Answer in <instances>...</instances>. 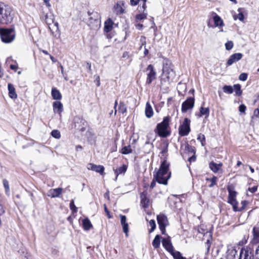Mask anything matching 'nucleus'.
<instances>
[{"label":"nucleus","instance_id":"obj_8","mask_svg":"<svg viewBox=\"0 0 259 259\" xmlns=\"http://www.w3.org/2000/svg\"><path fill=\"white\" fill-rule=\"evenodd\" d=\"M239 259H254V250L252 245L249 244L241 248Z\"/></svg>","mask_w":259,"mask_h":259},{"label":"nucleus","instance_id":"obj_58","mask_svg":"<svg viewBox=\"0 0 259 259\" xmlns=\"http://www.w3.org/2000/svg\"><path fill=\"white\" fill-rule=\"evenodd\" d=\"M140 0H130V4L133 6H137Z\"/></svg>","mask_w":259,"mask_h":259},{"label":"nucleus","instance_id":"obj_55","mask_svg":"<svg viewBox=\"0 0 259 259\" xmlns=\"http://www.w3.org/2000/svg\"><path fill=\"white\" fill-rule=\"evenodd\" d=\"M95 82L96 83L97 87L100 85V76L99 75H95Z\"/></svg>","mask_w":259,"mask_h":259},{"label":"nucleus","instance_id":"obj_64","mask_svg":"<svg viewBox=\"0 0 259 259\" xmlns=\"http://www.w3.org/2000/svg\"><path fill=\"white\" fill-rule=\"evenodd\" d=\"M255 256L256 259H259V245L255 250Z\"/></svg>","mask_w":259,"mask_h":259},{"label":"nucleus","instance_id":"obj_2","mask_svg":"<svg viewBox=\"0 0 259 259\" xmlns=\"http://www.w3.org/2000/svg\"><path fill=\"white\" fill-rule=\"evenodd\" d=\"M15 13L11 7L0 2V23L9 24L12 23Z\"/></svg>","mask_w":259,"mask_h":259},{"label":"nucleus","instance_id":"obj_7","mask_svg":"<svg viewBox=\"0 0 259 259\" xmlns=\"http://www.w3.org/2000/svg\"><path fill=\"white\" fill-rule=\"evenodd\" d=\"M195 152V147H185L181 154L183 157L184 159H188V160L191 163L196 160Z\"/></svg>","mask_w":259,"mask_h":259},{"label":"nucleus","instance_id":"obj_48","mask_svg":"<svg viewBox=\"0 0 259 259\" xmlns=\"http://www.w3.org/2000/svg\"><path fill=\"white\" fill-rule=\"evenodd\" d=\"M70 208L73 212H76L77 211V208L75 206L73 199L70 201Z\"/></svg>","mask_w":259,"mask_h":259},{"label":"nucleus","instance_id":"obj_44","mask_svg":"<svg viewBox=\"0 0 259 259\" xmlns=\"http://www.w3.org/2000/svg\"><path fill=\"white\" fill-rule=\"evenodd\" d=\"M3 185H4V188L6 190V193L8 195H9L10 189H9V185L8 181L7 180L4 179L3 180Z\"/></svg>","mask_w":259,"mask_h":259},{"label":"nucleus","instance_id":"obj_53","mask_svg":"<svg viewBox=\"0 0 259 259\" xmlns=\"http://www.w3.org/2000/svg\"><path fill=\"white\" fill-rule=\"evenodd\" d=\"M246 109V106H245L244 104H241V105H240L239 106V111L241 113H245Z\"/></svg>","mask_w":259,"mask_h":259},{"label":"nucleus","instance_id":"obj_23","mask_svg":"<svg viewBox=\"0 0 259 259\" xmlns=\"http://www.w3.org/2000/svg\"><path fill=\"white\" fill-rule=\"evenodd\" d=\"M222 166L223 164L222 163L217 164L212 161L210 162L209 164V167L210 169L215 173L219 172V170L221 169Z\"/></svg>","mask_w":259,"mask_h":259},{"label":"nucleus","instance_id":"obj_21","mask_svg":"<svg viewBox=\"0 0 259 259\" xmlns=\"http://www.w3.org/2000/svg\"><path fill=\"white\" fill-rule=\"evenodd\" d=\"M141 204L143 207L146 208L149 205V200L147 197V193L143 192L140 195Z\"/></svg>","mask_w":259,"mask_h":259},{"label":"nucleus","instance_id":"obj_49","mask_svg":"<svg viewBox=\"0 0 259 259\" xmlns=\"http://www.w3.org/2000/svg\"><path fill=\"white\" fill-rule=\"evenodd\" d=\"M123 228V231L125 234L126 236H128V225L127 223L122 225Z\"/></svg>","mask_w":259,"mask_h":259},{"label":"nucleus","instance_id":"obj_22","mask_svg":"<svg viewBox=\"0 0 259 259\" xmlns=\"http://www.w3.org/2000/svg\"><path fill=\"white\" fill-rule=\"evenodd\" d=\"M8 89L9 97L12 99H16L17 98V95L13 84L11 83H8Z\"/></svg>","mask_w":259,"mask_h":259},{"label":"nucleus","instance_id":"obj_43","mask_svg":"<svg viewBox=\"0 0 259 259\" xmlns=\"http://www.w3.org/2000/svg\"><path fill=\"white\" fill-rule=\"evenodd\" d=\"M147 16V13H143L142 14H138L136 16V19L137 21H140L146 18Z\"/></svg>","mask_w":259,"mask_h":259},{"label":"nucleus","instance_id":"obj_26","mask_svg":"<svg viewBox=\"0 0 259 259\" xmlns=\"http://www.w3.org/2000/svg\"><path fill=\"white\" fill-rule=\"evenodd\" d=\"M113 22L110 19H107L104 23V31L106 32H110L113 28Z\"/></svg>","mask_w":259,"mask_h":259},{"label":"nucleus","instance_id":"obj_45","mask_svg":"<svg viewBox=\"0 0 259 259\" xmlns=\"http://www.w3.org/2000/svg\"><path fill=\"white\" fill-rule=\"evenodd\" d=\"M51 135L56 139H59L61 136L60 132L57 130H53L51 132Z\"/></svg>","mask_w":259,"mask_h":259},{"label":"nucleus","instance_id":"obj_30","mask_svg":"<svg viewBox=\"0 0 259 259\" xmlns=\"http://www.w3.org/2000/svg\"><path fill=\"white\" fill-rule=\"evenodd\" d=\"M153 111L150 104L147 102L145 108V115L148 118H150L153 116Z\"/></svg>","mask_w":259,"mask_h":259},{"label":"nucleus","instance_id":"obj_63","mask_svg":"<svg viewBox=\"0 0 259 259\" xmlns=\"http://www.w3.org/2000/svg\"><path fill=\"white\" fill-rule=\"evenodd\" d=\"M104 207L105 211L106 212V214L108 215V217L109 218H110L111 216L110 215L109 211L108 210L107 207L105 204L104 205Z\"/></svg>","mask_w":259,"mask_h":259},{"label":"nucleus","instance_id":"obj_28","mask_svg":"<svg viewBox=\"0 0 259 259\" xmlns=\"http://www.w3.org/2000/svg\"><path fill=\"white\" fill-rule=\"evenodd\" d=\"M248 202L246 200L242 201L241 202V206L238 207V204L233 205V209L235 211H241L245 209Z\"/></svg>","mask_w":259,"mask_h":259},{"label":"nucleus","instance_id":"obj_36","mask_svg":"<svg viewBox=\"0 0 259 259\" xmlns=\"http://www.w3.org/2000/svg\"><path fill=\"white\" fill-rule=\"evenodd\" d=\"M242 8H239L238 11L239 13L236 15L235 19H238L240 21H243L244 19V15L242 12Z\"/></svg>","mask_w":259,"mask_h":259},{"label":"nucleus","instance_id":"obj_60","mask_svg":"<svg viewBox=\"0 0 259 259\" xmlns=\"http://www.w3.org/2000/svg\"><path fill=\"white\" fill-rule=\"evenodd\" d=\"M10 68L12 69V70H13L14 71H16L17 69H18V66L17 64L16 65H13V64H11L10 65Z\"/></svg>","mask_w":259,"mask_h":259},{"label":"nucleus","instance_id":"obj_61","mask_svg":"<svg viewBox=\"0 0 259 259\" xmlns=\"http://www.w3.org/2000/svg\"><path fill=\"white\" fill-rule=\"evenodd\" d=\"M5 211L3 206L0 203V215L3 214L5 213Z\"/></svg>","mask_w":259,"mask_h":259},{"label":"nucleus","instance_id":"obj_34","mask_svg":"<svg viewBox=\"0 0 259 259\" xmlns=\"http://www.w3.org/2000/svg\"><path fill=\"white\" fill-rule=\"evenodd\" d=\"M209 114V109L208 108H204L201 107L200 108V116L205 115L207 117Z\"/></svg>","mask_w":259,"mask_h":259},{"label":"nucleus","instance_id":"obj_16","mask_svg":"<svg viewBox=\"0 0 259 259\" xmlns=\"http://www.w3.org/2000/svg\"><path fill=\"white\" fill-rule=\"evenodd\" d=\"M87 168L89 170L95 171L99 172L101 175H103L104 171V167L101 165H96L93 163H89L87 165Z\"/></svg>","mask_w":259,"mask_h":259},{"label":"nucleus","instance_id":"obj_33","mask_svg":"<svg viewBox=\"0 0 259 259\" xmlns=\"http://www.w3.org/2000/svg\"><path fill=\"white\" fill-rule=\"evenodd\" d=\"M253 238L252 242L253 243L259 242V230L253 228Z\"/></svg>","mask_w":259,"mask_h":259},{"label":"nucleus","instance_id":"obj_42","mask_svg":"<svg viewBox=\"0 0 259 259\" xmlns=\"http://www.w3.org/2000/svg\"><path fill=\"white\" fill-rule=\"evenodd\" d=\"M234 88L235 90V92L236 95L237 96H241L242 94V91L241 90V86L240 84H235L234 85Z\"/></svg>","mask_w":259,"mask_h":259},{"label":"nucleus","instance_id":"obj_9","mask_svg":"<svg viewBox=\"0 0 259 259\" xmlns=\"http://www.w3.org/2000/svg\"><path fill=\"white\" fill-rule=\"evenodd\" d=\"M191 121L188 118H185L182 124L179 128V133L181 136H187L190 132Z\"/></svg>","mask_w":259,"mask_h":259},{"label":"nucleus","instance_id":"obj_46","mask_svg":"<svg viewBox=\"0 0 259 259\" xmlns=\"http://www.w3.org/2000/svg\"><path fill=\"white\" fill-rule=\"evenodd\" d=\"M197 140L200 141L202 146L205 144V138L204 135L200 134L197 137Z\"/></svg>","mask_w":259,"mask_h":259},{"label":"nucleus","instance_id":"obj_3","mask_svg":"<svg viewBox=\"0 0 259 259\" xmlns=\"http://www.w3.org/2000/svg\"><path fill=\"white\" fill-rule=\"evenodd\" d=\"M175 76V72L174 71L171 62L166 60L164 61L162 68V76L161 79V83L169 84L170 81Z\"/></svg>","mask_w":259,"mask_h":259},{"label":"nucleus","instance_id":"obj_38","mask_svg":"<svg viewBox=\"0 0 259 259\" xmlns=\"http://www.w3.org/2000/svg\"><path fill=\"white\" fill-rule=\"evenodd\" d=\"M120 152L123 154H128L132 152L131 147H123Z\"/></svg>","mask_w":259,"mask_h":259},{"label":"nucleus","instance_id":"obj_24","mask_svg":"<svg viewBox=\"0 0 259 259\" xmlns=\"http://www.w3.org/2000/svg\"><path fill=\"white\" fill-rule=\"evenodd\" d=\"M227 253V259H235L237 251L234 247H231L228 249Z\"/></svg>","mask_w":259,"mask_h":259},{"label":"nucleus","instance_id":"obj_52","mask_svg":"<svg viewBox=\"0 0 259 259\" xmlns=\"http://www.w3.org/2000/svg\"><path fill=\"white\" fill-rule=\"evenodd\" d=\"M168 150H167V147H165L162 150L161 153L162 154V156H164L163 159L166 160V155L165 156V154H166L167 153Z\"/></svg>","mask_w":259,"mask_h":259},{"label":"nucleus","instance_id":"obj_4","mask_svg":"<svg viewBox=\"0 0 259 259\" xmlns=\"http://www.w3.org/2000/svg\"><path fill=\"white\" fill-rule=\"evenodd\" d=\"M170 117L166 116L164 117L161 122L157 124L156 126V133L161 137H166L170 134L169 130V123Z\"/></svg>","mask_w":259,"mask_h":259},{"label":"nucleus","instance_id":"obj_11","mask_svg":"<svg viewBox=\"0 0 259 259\" xmlns=\"http://www.w3.org/2000/svg\"><path fill=\"white\" fill-rule=\"evenodd\" d=\"M147 79L146 83L147 84H150L151 82L156 79V72L154 69V66L150 64L146 68Z\"/></svg>","mask_w":259,"mask_h":259},{"label":"nucleus","instance_id":"obj_17","mask_svg":"<svg viewBox=\"0 0 259 259\" xmlns=\"http://www.w3.org/2000/svg\"><path fill=\"white\" fill-rule=\"evenodd\" d=\"M63 189L58 188L50 189L48 193V196L51 198L58 197L62 194Z\"/></svg>","mask_w":259,"mask_h":259},{"label":"nucleus","instance_id":"obj_57","mask_svg":"<svg viewBox=\"0 0 259 259\" xmlns=\"http://www.w3.org/2000/svg\"><path fill=\"white\" fill-rule=\"evenodd\" d=\"M257 189V186H254L253 187L251 188H248V191H250L251 193H255Z\"/></svg>","mask_w":259,"mask_h":259},{"label":"nucleus","instance_id":"obj_25","mask_svg":"<svg viewBox=\"0 0 259 259\" xmlns=\"http://www.w3.org/2000/svg\"><path fill=\"white\" fill-rule=\"evenodd\" d=\"M51 95L53 99L60 100L62 99V95L60 91L56 88H53L51 91Z\"/></svg>","mask_w":259,"mask_h":259},{"label":"nucleus","instance_id":"obj_31","mask_svg":"<svg viewBox=\"0 0 259 259\" xmlns=\"http://www.w3.org/2000/svg\"><path fill=\"white\" fill-rule=\"evenodd\" d=\"M82 225L83 229L86 231L90 230V229L93 227V226L88 218H85L82 220Z\"/></svg>","mask_w":259,"mask_h":259},{"label":"nucleus","instance_id":"obj_50","mask_svg":"<svg viewBox=\"0 0 259 259\" xmlns=\"http://www.w3.org/2000/svg\"><path fill=\"white\" fill-rule=\"evenodd\" d=\"M233 47V43L232 41H228L225 44L226 49L230 50Z\"/></svg>","mask_w":259,"mask_h":259},{"label":"nucleus","instance_id":"obj_40","mask_svg":"<svg viewBox=\"0 0 259 259\" xmlns=\"http://www.w3.org/2000/svg\"><path fill=\"white\" fill-rule=\"evenodd\" d=\"M223 91L228 94H232L233 92V88L231 85H224L223 88Z\"/></svg>","mask_w":259,"mask_h":259},{"label":"nucleus","instance_id":"obj_1","mask_svg":"<svg viewBox=\"0 0 259 259\" xmlns=\"http://www.w3.org/2000/svg\"><path fill=\"white\" fill-rule=\"evenodd\" d=\"M169 162L166 160L164 159L161 161L159 169L154 175V179L159 184L164 185L167 184V181L171 176V172L169 169Z\"/></svg>","mask_w":259,"mask_h":259},{"label":"nucleus","instance_id":"obj_19","mask_svg":"<svg viewBox=\"0 0 259 259\" xmlns=\"http://www.w3.org/2000/svg\"><path fill=\"white\" fill-rule=\"evenodd\" d=\"M53 111L55 113L61 115L63 111V104L60 101H55L53 104Z\"/></svg>","mask_w":259,"mask_h":259},{"label":"nucleus","instance_id":"obj_12","mask_svg":"<svg viewBox=\"0 0 259 259\" xmlns=\"http://www.w3.org/2000/svg\"><path fill=\"white\" fill-rule=\"evenodd\" d=\"M194 98L189 97L185 101L182 105V112L183 113L186 112L189 109H191L193 108L194 106Z\"/></svg>","mask_w":259,"mask_h":259},{"label":"nucleus","instance_id":"obj_47","mask_svg":"<svg viewBox=\"0 0 259 259\" xmlns=\"http://www.w3.org/2000/svg\"><path fill=\"white\" fill-rule=\"evenodd\" d=\"M149 226L151 227L150 230L149 231V233L152 232L156 228L155 222L154 220H151L149 222Z\"/></svg>","mask_w":259,"mask_h":259},{"label":"nucleus","instance_id":"obj_20","mask_svg":"<svg viewBox=\"0 0 259 259\" xmlns=\"http://www.w3.org/2000/svg\"><path fill=\"white\" fill-rule=\"evenodd\" d=\"M212 19L215 27H220L224 25V22L221 18L214 12H212Z\"/></svg>","mask_w":259,"mask_h":259},{"label":"nucleus","instance_id":"obj_59","mask_svg":"<svg viewBox=\"0 0 259 259\" xmlns=\"http://www.w3.org/2000/svg\"><path fill=\"white\" fill-rule=\"evenodd\" d=\"M253 115H254V116L259 118V109L258 108H256L254 110Z\"/></svg>","mask_w":259,"mask_h":259},{"label":"nucleus","instance_id":"obj_56","mask_svg":"<svg viewBox=\"0 0 259 259\" xmlns=\"http://www.w3.org/2000/svg\"><path fill=\"white\" fill-rule=\"evenodd\" d=\"M120 218L121 219V225L127 223H126V218L125 215H120Z\"/></svg>","mask_w":259,"mask_h":259},{"label":"nucleus","instance_id":"obj_37","mask_svg":"<svg viewBox=\"0 0 259 259\" xmlns=\"http://www.w3.org/2000/svg\"><path fill=\"white\" fill-rule=\"evenodd\" d=\"M217 180H218V178L215 176H213V177L211 179H209V178L206 179V180L207 181L210 182V184H209L208 186V187L210 188L213 187L216 184Z\"/></svg>","mask_w":259,"mask_h":259},{"label":"nucleus","instance_id":"obj_39","mask_svg":"<svg viewBox=\"0 0 259 259\" xmlns=\"http://www.w3.org/2000/svg\"><path fill=\"white\" fill-rule=\"evenodd\" d=\"M141 41L142 42V45L141 46V48H142V46H145V45H146V37L144 36L141 37ZM148 53H149L148 50L147 49H146V47H145V50H144V55L147 56L148 54Z\"/></svg>","mask_w":259,"mask_h":259},{"label":"nucleus","instance_id":"obj_14","mask_svg":"<svg viewBox=\"0 0 259 259\" xmlns=\"http://www.w3.org/2000/svg\"><path fill=\"white\" fill-rule=\"evenodd\" d=\"M162 243L164 248L171 254L175 251L171 243L169 237L163 239Z\"/></svg>","mask_w":259,"mask_h":259},{"label":"nucleus","instance_id":"obj_41","mask_svg":"<svg viewBox=\"0 0 259 259\" xmlns=\"http://www.w3.org/2000/svg\"><path fill=\"white\" fill-rule=\"evenodd\" d=\"M118 111L122 114L126 111V107L123 102H120L118 107Z\"/></svg>","mask_w":259,"mask_h":259},{"label":"nucleus","instance_id":"obj_35","mask_svg":"<svg viewBox=\"0 0 259 259\" xmlns=\"http://www.w3.org/2000/svg\"><path fill=\"white\" fill-rule=\"evenodd\" d=\"M174 259H186L185 257L182 256L181 253L178 251H175L171 254Z\"/></svg>","mask_w":259,"mask_h":259},{"label":"nucleus","instance_id":"obj_6","mask_svg":"<svg viewBox=\"0 0 259 259\" xmlns=\"http://www.w3.org/2000/svg\"><path fill=\"white\" fill-rule=\"evenodd\" d=\"M0 36L3 42L6 44L11 43L15 39L16 36L14 28H0Z\"/></svg>","mask_w":259,"mask_h":259},{"label":"nucleus","instance_id":"obj_18","mask_svg":"<svg viewBox=\"0 0 259 259\" xmlns=\"http://www.w3.org/2000/svg\"><path fill=\"white\" fill-rule=\"evenodd\" d=\"M88 15L89 16V24H92L95 22H98L100 18L99 14L96 12H88Z\"/></svg>","mask_w":259,"mask_h":259},{"label":"nucleus","instance_id":"obj_27","mask_svg":"<svg viewBox=\"0 0 259 259\" xmlns=\"http://www.w3.org/2000/svg\"><path fill=\"white\" fill-rule=\"evenodd\" d=\"M127 166L125 164H123L121 166L117 168L114 170V172L116 175V179L119 175L124 174L127 170Z\"/></svg>","mask_w":259,"mask_h":259},{"label":"nucleus","instance_id":"obj_29","mask_svg":"<svg viewBox=\"0 0 259 259\" xmlns=\"http://www.w3.org/2000/svg\"><path fill=\"white\" fill-rule=\"evenodd\" d=\"M124 5L123 1L118 2L115 6V9L116 14H121L124 13V9L122 7V5Z\"/></svg>","mask_w":259,"mask_h":259},{"label":"nucleus","instance_id":"obj_10","mask_svg":"<svg viewBox=\"0 0 259 259\" xmlns=\"http://www.w3.org/2000/svg\"><path fill=\"white\" fill-rule=\"evenodd\" d=\"M157 220L161 233L165 234L166 232L165 227L168 225L167 217L164 214L160 213L157 215Z\"/></svg>","mask_w":259,"mask_h":259},{"label":"nucleus","instance_id":"obj_32","mask_svg":"<svg viewBox=\"0 0 259 259\" xmlns=\"http://www.w3.org/2000/svg\"><path fill=\"white\" fill-rule=\"evenodd\" d=\"M160 244V236L159 235H156L152 242V245L155 248H158Z\"/></svg>","mask_w":259,"mask_h":259},{"label":"nucleus","instance_id":"obj_13","mask_svg":"<svg viewBox=\"0 0 259 259\" xmlns=\"http://www.w3.org/2000/svg\"><path fill=\"white\" fill-rule=\"evenodd\" d=\"M228 190L229 192L228 202L231 204L233 207V205L238 204L236 199L237 193L230 187L228 188Z\"/></svg>","mask_w":259,"mask_h":259},{"label":"nucleus","instance_id":"obj_15","mask_svg":"<svg viewBox=\"0 0 259 259\" xmlns=\"http://www.w3.org/2000/svg\"><path fill=\"white\" fill-rule=\"evenodd\" d=\"M242 57L243 55L240 53H235L232 55L228 60L227 65L228 66L232 65L234 63L241 60Z\"/></svg>","mask_w":259,"mask_h":259},{"label":"nucleus","instance_id":"obj_62","mask_svg":"<svg viewBox=\"0 0 259 259\" xmlns=\"http://www.w3.org/2000/svg\"><path fill=\"white\" fill-rule=\"evenodd\" d=\"M156 182V181L154 178L152 182H151V183L150 184V188L151 189H153L155 186Z\"/></svg>","mask_w":259,"mask_h":259},{"label":"nucleus","instance_id":"obj_5","mask_svg":"<svg viewBox=\"0 0 259 259\" xmlns=\"http://www.w3.org/2000/svg\"><path fill=\"white\" fill-rule=\"evenodd\" d=\"M87 126V122L82 117L76 116L74 117L71 128L74 130L75 133L81 134L85 131Z\"/></svg>","mask_w":259,"mask_h":259},{"label":"nucleus","instance_id":"obj_51","mask_svg":"<svg viewBox=\"0 0 259 259\" xmlns=\"http://www.w3.org/2000/svg\"><path fill=\"white\" fill-rule=\"evenodd\" d=\"M248 75L246 73H242L239 76V79L242 81H245L247 78Z\"/></svg>","mask_w":259,"mask_h":259},{"label":"nucleus","instance_id":"obj_54","mask_svg":"<svg viewBox=\"0 0 259 259\" xmlns=\"http://www.w3.org/2000/svg\"><path fill=\"white\" fill-rule=\"evenodd\" d=\"M211 244V243L209 239H208L207 240L206 242H205V247H206V249H207V252H208L209 251Z\"/></svg>","mask_w":259,"mask_h":259}]
</instances>
